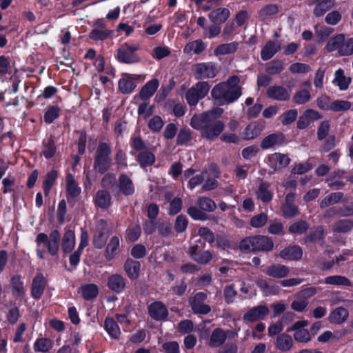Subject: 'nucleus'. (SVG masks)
Masks as SVG:
<instances>
[{"instance_id":"41","label":"nucleus","mask_w":353,"mask_h":353,"mask_svg":"<svg viewBox=\"0 0 353 353\" xmlns=\"http://www.w3.org/2000/svg\"><path fill=\"white\" fill-rule=\"evenodd\" d=\"M140 263L132 259H128L124 265L125 270L131 279H136L140 271Z\"/></svg>"},{"instance_id":"7","label":"nucleus","mask_w":353,"mask_h":353,"mask_svg":"<svg viewBox=\"0 0 353 353\" xmlns=\"http://www.w3.org/2000/svg\"><path fill=\"white\" fill-rule=\"evenodd\" d=\"M210 85L205 81H200L190 88L185 94V99L190 105H195L198 101L208 93Z\"/></svg>"},{"instance_id":"55","label":"nucleus","mask_w":353,"mask_h":353,"mask_svg":"<svg viewBox=\"0 0 353 353\" xmlns=\"http://www.w3.org/2000/svg\"><path fill=\"white\" fill-rule=\"evenodd\" d=\"M343 41L344 36L343 34L336 35L328 41L326 45V48L329 52H333L338 50L339 53L340 54V48Z\"/></svg>"},{"instance_id":"24","label":"nucleus","mask_w":353,"mask_h":353,"mask_svg":"<svg viewBox=\"0 0 353 353\" xmlns=\"http://www.w3.org/2000/svg\"><path fill=\"white\" fill-rule=\"evenodd\" d=\"M281 49V43L279 41H268L263 47L261 52V57L263 61H268Z\"/></svg>"},{"instance_id":"54","label":"nucleus","mask_w":353,"mask_h":353,"mask_svg":"<svg viewBox=\"0 0 353 353\" xmlns=\"http://www.w3.org/2000/svg\"><path fill=\"white\" fill-rule=\"evenodd\" d=\"M309 228L308 223L302 220H299L291 224L289 226V232L292 234L300 235L305 233Z\"/></svg>"},{"instance_id":"60","label":"nucleus","mask_w":353,"mask_h":353,"mask_svg":"<svg viewBox=\"0 0 353 353\" xmlns=\"http://www.w3.org/2000/svg\"><path fill=\"white\" fill-rule=\"evenodd\" d=\"M284 69L283 63L281 61H274L269 63L266 67V72L270 74L280 73Z\"/></svg>"},{"instance_id":"43","label":"nucleus","mask_w":353,"mask_h":353,"mask_svg":"<svg viewBox=\"0 0 353 353\" xmlns=\"http://www.w3.org/2000/svg\"><path fill=\"white\" fill-rule=\"evenodd\" d=\"M238 47L239 43L235 41L228 43L221 44L214 49V54L216 56L232 54L236 51Z\"/></svg>"},{"instance_id":"49","label":"nucleus","mask_w":353,"mask_h":353,"mask_svg":"<svg viewBox=\"0 0 353 353\" xmlns=\"http://www.w3.org/2000/svg\"><path fill=\"white\" fill-rule=\"evenodd\" d=\"M57 172L56 170H51L48 172L43 183V189L45 196H48L52 187L55 183L57 178Z\"/></svg>"},{"instance_id":"31","label":"nucleus","mask_w":353,"mask_h":353,"mask_svg":"<svg viewBox=\"0 0 353 353\" xmlns=\"http://www.w3.org/2000/svg\"><path fill=\"white\" fill-rule=\"evenodd\" d=\"M159 85V81L153 79L146 83L139 92V97L142 100L150 98L156 92Z\"/></svg>"},{"instance_id":"5","label":"nucleus","mask_w":353,"mask_h":353,"mask_svg":"<svg viewBox=\"0 0 353 353\" xmlns=\"http://www.w3.org/2000/svg\"><path fill=\"white\" fill-rule=\"evenodd\" d=\"M111 149L105 143H101L97 149L94 163V169L101 173H105L112 164Z\"/></svg>"},{"instance_id":"25","label":"nucleus","mask_w":353,"mask_h":353,"mask_svg":"<svg viewBox=\"0 0 353 353\" xmlns=\"http://www.w3.org/2000/svg\"><path fill=\"white\" fill-rule=\"evenodd\" d=\"M46 281L44 276L38 274L33 279L31 294L33 298L39 299L42 296L46 288Z\"/></svg>"},{"instance_id":"3","label":"nucleus","mask_w":353,"mask_h":353,"mask_svg":"<svg viewBox=\"0 0 353 353\" xmlns=\"http://www.w3.org/2000/svg\"><path fill=\"white\" fill-rule=\"evenodd\" d=\"M239 248L244 252H269L273 249L274 243L269 236L256 235L243 239Z\"/></svg>"},{"instance_id":"26","label":"nucleus","mask_w":353,"mask_h":353,"mask_svg":"<svg viewBox=\"0 0 353 353\" xmlns=\"http://www.w3.org/2000/svg\"><path fill=\"white\" fill-rule=\"evenodd\" d=\"M309 5H315L314 14L316 17H321L334 6V2L332 0H310Z\"/></svg>"},{"instance_id":"40","label":"nucleus","mask_w":353,"mask_h":353,"mask_svg":"<svg viewBox=\"0 0 353 353\" xmlns=\"http://www.w3.org/2000/svg\"><path fill=\"white\" fill-rule=\"evenodd\" d=\"M206 48L205 43L201 39H197L189 42L184 48L183 51L185 54H200L205 50Z\"/></svg>"},{"instance_id":"38","label":"nucleus","mask_w":353,"mask_h":353,"mask_svg":"<svg viewBox=\"0 0 353 353\" xmlns=\"http://www.w3.org/2000/svg\"><path fill=\"white\" fill-rule=\"evenodd\" d=\"M343 198V194L341 192H332L319 201V207L322 209L331 205L339 203Z\"/></svg>"},{"instance_id":"39","label":"nucleus","mask_w":353,"mask_h":353,"mask_svg":"<svg viewBox=\"0 0 353 353\" xmlns=\"http://www.w3.org/2000/svg\"><path fill=\"white\" fill-rule=\"evenodd\" d=\"M270 185L267 182H261L256 192L258 199L264 203L269 202L272 199V193L270 190Z\"/></svg>"},{"instance_id":"12","label":"nucleus","mask_w":353,"mask_h":353,"mask_svg":"<svg viewBox=\"0 0 353 353\" xmlns=\"http://www.w3.org/2000/svg\"><path fill=\"white\" fill-rule=\"evenodd\" d=\"M108 237V228L105 221L103 220L99 221L95 228L93 244L97 248H102Z\"/></svg>"},{"instance_id":"17","label":"nucleus","mask_w":353,"mask_h":353,"mask_svg":"<svg viewBox=\"0 0 353 353\" xmlns=\"http://www.w3.org/2000/svg\"><path fill=\"white\" fill-rule=\"evenodd\" d=\"M138 77L129 74H123L118 83L119 90L123 94H129L133 92L137 87L136 80Z\"/></svg>"},{"instance_id":"53","label":"nucleus","mask_w":353,"mask_h":353,"mask_svg":"<svg viewBox=\"0 0 353 353\" xmlns=\"http://www.w3.org/2000/svg\"><path fill=\"white\" fill-rule=\"evenodd\" d=\"M137 160L141 167L152 165L155 161V156L148 151L141 152L137 157Z\"/></svg>"},{"instance_id":"1","label":"nucleus","mask_w":353,"mask_h":353,"mask_svg":"<svg viewBox=\"0 0 353 353\" xmlns=\"http://www.w3.org/2000/svg\"><path fill=\"white\" fill-rule=\"evenodd\" d=\"M223 110L219 108H214L200 115L192 117L190 125L201 132L203 138L208 140H214L223 131L225 125L219 120L222 114Z\"/></svg>"},{"instance_id":"14","label":"nucleus","mask_w":353,"mask_h":353,"mask_svg":"<svg viewBox=\"0 0 353 353\" xmlns=\"http://www.w3.org/2000/svg\"><path fill=\"white\" fill-rule=\"evenodd\" d=\"M269 313L265 305H259L248 310L243 315V319L246 323H252L263 319Z\"/></svg>"},{"instance_id":"34","label":"nucleus","mask_w":353,"mask_h":353,"mask_svg":"<svg viewBox=\"0 0 353 353\" xmlns=\"http://www.w3.org/2000/svg\"><path fill=\"white\" fill-rule=\"evenodd\" d=\"M227 339L226 332L221 328H216L210 335L209 345L216 347L224 343Z\"/></svg>"},{"instance_id":"22","label":"nucleus","mask_w":353,"mask_h":353,"mask_svg":"<svg viewBox=\"0 0 353 353\" xmlns=\"http://www.w3.org/2000/svg\"><path fill=\"white\" fill-rule=\"evenodd\" d=\"M148 312L151 317L156 320H163L168 315L165 305L159 301L154 302L148 307Z\"/></svg>"},{"instance_id":"42","label":"nucleus","mask_w":353,"mask_h":353,"mask_svg":"<svg viewBox=\"0 0 353 353\" xmlns=\"http://www.w3.org/2000/svg\"><path fill=\"white\" fill-rule=\"evenodd\" d=\"M75 245V235L72 230H67L62 241V248L65 252H70Z\"/></svg>"},{"instance_id":"29","label":"nucleus","mask_w":353,"mask_h":353,"mask_svg":"<svg viewBox=\"0 0 353 353\" xmlns=\"http://www.w3.org/2000/svg\"><path fill=\"white\" fill-rule=\"evenodd\" d=\"M119 187L120 192L126 196L132 195L135 190L132 181L125 174L119 176Z\"/></svg>"},{"instance_id":"47","label":"nucleus","mask_w":353,"mask_h":353,"mask_svg":"<svg viewBox=\"0 0 353 353\" xmlns=\"http://www.w3.org/2000/svg\"><path fill=\"white\" fill-rule=\"evenodd\" d=\"M276 347L281 351L286 352L290 350L293 346V340L292 337L287 334H281L276 338Z\"/></svg>"},{"instance_id":"56","label":"nucleus","mask_w":353,"mask_h":353,"mask_svg":"<svg viewBox=\"0 0 353 353\" xmlns=\"http://www.w3.org/2000/svg\"><path fill=\"white\" fill-rule=\"evenodd\" d=\"M351 103L347 101L335 100L331 102L330 110L334 112L345 111L350 108Z\"/></svg>"},{"instance_id":"32","label":"nucleus","mask_w":353,"mask_h":353,"mask_svg":"<svg viewBox=\"0 0 353 353\" xmlns=\"http://www.w3.org/2000/svg\"><path fill=\"white\" fill-rule=\"evenodd\" d=\"M78 293L85 300L95 298L99 293L98 286L93 283L82 285L78 290Z\"/></svg>"},{"instance_id":"2","label":"nucleus","mask_w":353,"mask_h":353,"mask_svg":"<svg viewBox=\"0 0 353 353\" xmlns=\"http://www.w3.org/2000/svg\"><path fill=\"white\" fill-rule=\"evenodd\" d=\"M239 82L237 76H232L226 81L216 85L211 91V95L220 105L232 103L242 94Z\"/></svg>"},{"instance_id":"61","label":"nucleus","mask_w":353,"mask_h":353,"mask_svg":"<svg viewBox=\"0 0 353 353\" xmlns=\"http://www.w3.org/2000/svg\"><path fill=\"white\" fill-rule=\"evenodd\" d=\"M268 221V216L264 213H261L254 216L250 219V225L255 228H261L265 225Z\"/></svg>"},{"instance_id":"45","label":"nucleus","mask_w":353,"mask_h":353,"mask_svg":"<svg viewBox=\"0 0 353 353\" xmlns=\"http://www.w3.org/2000/svg\"><path fill=\"white\" fill-rule=\"evenodd\" d=\"M12 293L17 297L22 298L25 294V288L19 275H14L11 278Z\"/></svg>"},{"instance_id":"36","label":"nucleus","mask_w":353,"mask_h":353,"mask_svg":"<svg viewBox=\"0 0 353 353\" xmlns=\"http://www.w3.org/2000/svg\"><path fill=\"white\" fill-rule=\"evenodd\" d=\"M265 273L274 278H283L288 274L289 270L283 265H272L265 269Z\"/></svg>"},{"instance_id":"9","label":"nucleus","mask_w":353,"mask_h":353,"mask_svg":"<svg viewBox=\"0 0 353 353\" xmlns=\"http://www.w3.org/2000/svg\"><path fill=\"white\" fill-rule=\"evenodd\" d=\"M139 49L137 45H129L124 43L117 51L118 59L123 63H132L139 61V57L135 52Z\"/></svg>"},{"instance_id":"20","label":"nucleus","mask_w":353,"mask_h":353,"mask_svg":"<svg viewBox=\"0 0 353 353\" xmlns=\"http://www.w3.org/2000/svg\"><path fill=\"white\" fill-rule=\"evenodd\" d=\"M321 117V115L318 111L307 109L299 117L297 121V128L299 129H305L309 126L312 121H317Z\"/></svg>"},{"instance_id":"6","label":"nucleus","mask_w":353,"mask_h":353,"mask_svg":"<svg viewBox=\"0 0 353 353\" xmlns=\"http://www.w3.org/2000/svg\"><path fill=\"white\" fill-rule=\"evenodd\" d=\"M196 205L201 210L194 206H191L188 209V214L195 220H205L206 219L205 214L202 212H212L216 209L215 203L210 199L205 196L200 197Z\"/></svg>"},{"instance_id":"64","label":"nucleus","mask_w":353,"mask_h":353,"mask_svg":"<svg viewBox=\"0 0 353 353\" xmlns=\"http://www.w3.org/2000/svg\"><path fill=\"white\" fill-rule=\"evenodd\" d=\"M141 227L139 225H134L127 230L126 241L130 242L136 241L141 235Z\"/></svg>"},{"instance_id":"11","label":"nucleus","mask_w":353,"mask_h":353,"mask_svg":"<svg viewBox=\"0 0 353 353\" xmlns=\"http://www.w3.org/2000/svg\"><path fill=\"white\" fill-rule=\"evenodd\" d=\"M193 72L198 79L213 78L217 73L215 64L212 63H200L193 66Z\"/></svg>"},{"instance_id":"28","label":"nucleus","mask_w":353,"mask_h":353,"mask_svg":"<svg viewBox=\"0 0 353 353\" xmlns=\"http://www.w3.org/2000/svg\"><path fill=\"white\" fill-rule=\"evenodd\" d=\"M348 316V310L343 307H339L330 312L328 319L332 323L341 324L347 319Z\"/></svg>"},{"instance_id":"62","label":"nucleus","mask_w":353,"mask_h":353,"mask_svg":"<svg viewBox=\"0 0 353 353\" xmlns=\"http://www.w3.org/2000/svg\"><path fill=\"white\" fill-rule=\"evenodd\" d=\"M56 152V148L54 141L51 139H48L44 142V148L43 154L46 158L49 159L52 157Z\"/></svg>"},{"instance_id":"50","label":"nucleus","mask_w":353,"mask_h":353,"mask_svg":"<svg viewBox=\"0 0 353 353\" xmlns=\"http://www.w3.org/2000/svg\"><path fill=\"white\" fill-rule=\"evenodd\" d=\"M67 193L70 197H76L81 192V188L76 183L74 176L71 174L66 176Z\"/></svg>"},{"instance_id":"18","label":"nucleus","mask_w":353,"mask_h":353,"mask_svg":"<svg viewBox=\"0 0 353 353\" xmlns=\"http://www.w3.org/2000/svg\"><path fill=\"white\" fill-rule=\"evenodd\" d=\"M290 161L288 155L279 152L273 153L268 157V163L274 170L288 166Z\"/></svg>"},{"instance_id":"4","label":"nucleus","mask_w":353,"mask_h":353,"mask_svg":"<svg viewBox=\"0 0 353 353\" xmlns=\"http://www.w3.org/2000/svg\"><path fill=\"white\" fill-rule=\"evenodd\" d=\"M60 238L61 235L57 230L51 232L49 236L44 233L39 234L36 239L37 256L41 259L44 258L45 253L41 250L42 247L46 248L51 255H55L59 251Z\"/></svg>"},{"instance_id":"35","label":"nucleus","mask_w":353,"mask_h":353,"mask_svg":"<svg viewBox=\"0 0 353 353\" xmlns=\"http://www.w3.org/2000/svg\"><path fill=\"white\" fill-rule=\"evenodd\" d=\"M95 204L102 208L107 209L111 205V196L110 193L103 190L97 191L94 197Z\"/></svg>"},{"instance_id":"8","label":"nucleus","mask_w":353,"mask_h":353,"mask_svg":"<svg viewBox=\"0 0 353 353\" xmlns=\"http://www.w3.org/2000/svg\"><path fill=\"white\" fill-rule=\"evenodd\" d=\"M309 325L307 320H301L296 321L290 327L288 328V332L294 331V338L295 341L299 343H307L312 339V336L308 330L305 328Z\"/></svg>"},{"instance_id":"16","label":"nucleus","mask_w":353,"mask_h":353,"mask_svg":"<svg viewBox=\"0 0 353 353\" xmlns=\"http://www.w3.org/2000/svg\"><path fill=\"white\" fill-rule=\"evenodd\" d=\"M206 295L203 292L196 294L190 299V305L194 313L206 314L210 312V307L204 303Z\"/></svg>"},{"instance_id":"23","label":"nucleus","mask_w":353,"mask_h":353,"mask_svg":"<svg viewBox=\"0 0 353 353\" xmlns=\"http://www.w3.org/2000/svg\"><path fill=\"white\" fill-rule=\"evenodd\" d=\"M285 139L283 134H271L263 138L261 143V147L264 150L277 147L282 145Z\"/></svg>"},{"instance_id":"27","label":"nucleus","mask_w":353,"mask_h":353,"mask_svg":"<svg viewBox=\"0 0 353 353\" xmlns=\"http://www.w3.org/2000/svg\"><path fill=\"white\" fill-rule=\"evenodd\" d=\"M332 83L337 86L340 90H346L351 83V78L345 75L344 71L339 68L335 71Z\"/></svg>"},{"instance_id":"57","label":"nucleus","mask_w":353,"mask_h":353,"mask_svg":"<svg viewBox=\"0 0 353 353\" xmlns=\"http://www.w3.org/2000/svg\"><path fill=\"white\" fill-rule=\"evenodd\" d=\"M278 12V8L274 4H270L262 8L259 12V16L262 20H265L269 17L274 15Z\"/></svg>"},{"instance_id":"44","label":"nucleus","mask_w":353,"mask_h":353,"mask_svg":"<svg viewBox=\"0 0 353 353\" xmlns=\"http://www.w3.org/2000/svg\"><path fill=\"white\" fill-rule=\"evenodd\" d=\"M104 327L108 334L113 339H118L121 334V330L116 321L110 317L105 319Z\"/></svg>"},{"instance_id":"63","label":"nucleus","mask_w":353,"mask_h":353,"mask_svg":"<svg viewBox=\"0 0 353 353\" xmlns=\"http://www.w3.org/2000/svg\"><path fill=\"white\" fill-rule=\"evenodd\" d=\"M60 112V109L57 106L50 107L44 114V121L47 123H51L56 119Z\"/></svg>"},{"instance_id":"37","label":"nucleus","mask_w":353,"mask_h":353,"mask_svg":"<svg viewBox=\"0 0 353 353\" xmlns=\"http://www.w3.org/2000/svg\"><path fill=\"white\" fill-rule=\"evenodd\" d=\"M108 285L114 292L119 293L124 290L125 283L124 279L121 275L113 274L109 277Z\"/></svg>"},{"instance_id":"19","label":"nucleus","mask_w":353,"mask_h":353,"mask_svg":"<svg viewBox=\"0 0 353 353\" xmlns=\"http://www.w3.org/2000/svg\"><path fill=\"white\" fill-rule=\"evenodd\" d=\"M294 194L289 193L285 196V203L281 206L283 216L291 219L299 214V210L294 204Z\"/></svg>"},{"instance_id":"33","label":"nucleus","mask_w":353,"mask_h":353,"mask_svg":"<svg viewBox=\"0 0 353 353\" xmlns=\"http://www.w3.org/2000/svg\"><path fill=\"white\" fill-rule=\"evenodd\" d=\"M120 239L118 236H112L108 243L104 253L105 259L108 261L113 259L118 254Z\"/></svg>"},{"instance_id":"10","label":"nucleus","mask_w":353,"mask_h":353,"mask_svg":"<svg viewBox=\"0 0 353 353\" xmlns=\"http://www.w3.org/2000/svg\"><path fill=\"white\" fill-rule=\"evenodd\" d=\"M92 30L89 34V37L94 41H103L108 38L112 31L106 28V23L103 19H98L93 22Z\"/></svg>"},{"instance_id":"59","label":"nucleus","mask_w":353,"mask_h":353,"mask_svg":"<svg viewBox=\"0 0 353 353\" xmlns=\"http://www.w3.org/2000/svg\"><path fill=\"white\" fill-rule=\"evenodd\" d=\"M353 227V222L350 220H341L334 223L333 230L338 232H346Z\"/></svg>"},{"instance_id":"48","label":"nucleus","mask_w":353,"mask_h":353,"mask_svg":"<svg viewBox=\"0 0 353 353\" xmlns=\"http://www.w3.org/2000/svg\"><path fill=\"white\" fill-rule=\"evenodd\" d=\"M324 283L327 285L338 286H350L351 281L345 276L341 275L329 276L325 278Z\"/></svg>"},{"instance_id":"21","label":"nucleus","mask_w":353,"mask_h":353,"mask_svg":"<svg viewBox=\"0 0 353 353\" xmlns=\"http://www.w3.org/2000/svg\"><path fill=\"white\" fill-rule=\"evenodd\" d=\"M265 128L263 122H252L250 123L242 132L245 140H252L259 137Z\"/></svg>"},{"instance_id":"13","label":"nucleus","mask_w":353,"mask_h":353,"mask_svg":"<svg viewBox=\"0 0 353 353\" xmlns=\"http://www.w3.org/2000/svg\"><path fill=\"white\" fill-rule=\"evenodd\" d=\"M196 245H192L190 248L191 258L196 262L201 264L208 263L212 259V255L209 251H198L199 248L203 247V243L201 239L195 241Z\"/></svg>"},{"instance_id":"58","label":"nucleus","mask_w":353,"mask_h":353,"mask_svg":"<svg viewBox=\"0 0 353 353\" xmlns=\"http://www.w3.org/2000/svg\"><path fill=\"white\" fill-rule=\"evenodd\" d=\"M298 116V110L296 109H291L285 112L281 116V123L283 125H286L293 123Z\"/></svg>"},{"instance_id":"51","label":"nucleus","mask_w":353,"mask_h":353,"mask_svg":"<svg viewBox=\"0 0 353 353\" xmlns=\"http://www.w3.org/2000/svg\"><path fill=\"white\" fill-rule=\"evenodd\" d=\"M52 342L46 338L37 339L33 345L34 350L37 352H46L52 347Z\"/></svg>"},{"instance_id":"52","label":"nucleus","mask_w":353,"mask_h":353,"mask_svg":"<svg viewBox=\"0 0 353 353\" xmlns=\"http://www.w3.org/2000/svg\"><path fill=\"white\" fill-rule=\"evenodd\" d=\"M292 99L296 104H305L311 99L310 91L305 88L301 89L294 93Z\"/></svg>"},{"instance_id":"46","label":"nucleus","mask_w":353,"mask_h":353,"mask_svg":"<svg viewBox=\"0 0 353 353\" xmlns=\"http://www.w3.org/2000/svg\"><path fill=\"white\" fill-rule=\"evenodd\" d=\"M229 16V10L227 8H218L210 13L209 18L214 23H221L225 21Z\"/></svg>"},{"instance_id":"15","label":"nucleus","mask_w":353,"mask_h":353,"mask_svg":"<svg viewBox=\"0 0 353 353\" xmlns=\"http://www.w3.org/2000/svg\"><path fill=\"white\" fill-rule=\"evenodd\" d=\"M266 94L272 99L287 101L290 99L291 90L282 85H272L268 88Z\"/></svg>"},{"instance_id":"30","label":"nucleus","mask_w":353,"mask_h":353,"mask_svg":"<svg viewBox=\"0 0 353 353\" xmlns=\"http://www.w3.org/2000/svg\"><path fill=\"white\" fill-rule=\"evenodd\" d=\"M302 255V249L298 245L290 246L280 252V256L285 260H299Z\"/></svg>"}]
</instances>
